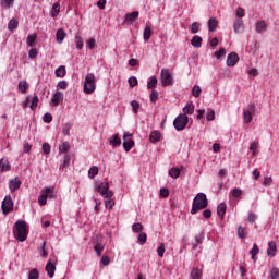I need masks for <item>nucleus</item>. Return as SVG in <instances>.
<instances>
[{"label":"nucleus","mask_w":279,"mask_h":279,"mask_svg":"<svg viewBox=\"0 0 279 279\" xmlns=\"http://www.w3.org/2000/svg\"><path fill=\"white\" fill-rule=\"evenodd\" d=\"M13 234L20 243L27 241V223L23 220H17L13 228Z\"/></svg>","instance_id":"nucleus-1"},{"label":"nucleus","mask_w":279,"mask_h":279,"mask_svg":"<svg viewBox=\"0 0 279 279\" xmlns=\"http://www.w3.org/2000/svg\"><path fill=\"white\" fill-rule=\"evenodd\" d=\"M204 208H208V198L206 194L198 193L193 201L191 215H197V213L204 210Z\"/></svg>","instance_id":"nucleus-2"},{"label":"nucleus","mask_w":279,"mask_h":279,"mask_svg":"<svg viewBox=\"0 0 279 279\" xmlns=\"http://www.w3.org/2000/svg\"><path fill=\"white\" fill-rule=\"evenodd\" d=\"M97 90V77L93 73H88L85 76L84 93L86 95H93V92Z\"/></svg>","instance_id":"nucleus-3"},{"label":"nucleus","mask_w":279,"mask_h":279,"mask_svg":"<svg viewBox=\"0 0 279 279\" xmlns=\"http://www.w3.org/2000/svg\"><path fill=\"white\" fill-rule=\"evenodd\" d=\"M189 125V116L180 113L173 121V126L178 132H182Z\"/></svg>","instance_id":"nucleus-4"},{"label":"nucleus","mask_w":279,"mask_h":279,"mask_svg":"<svg viewBox=\"0 0 279 279\" xmlns=\"http://www.w3.org/2000/svg\"><path fill=\"white\" fill-rule=\"evenodd\" d=\"M47 197H53V190L51 187H44L38 197V203L40 206H45L47 204Z\"/></svg>","instance_id":"nucleus-5"},{"label":"nucleus","mask_w":279,"mask_h":279,"mask_svg":"<svg viewBox=\"0 0 279 279\" xmlns=\"http://www.w3.org/2000/svg\"><path fill=\"white\" fill-rule=\"evenodd\" d=\"M14 208V201H12V196L7 195L4 199L2 201V211L3 215H8L12 213Z\"/></svg>","instance_id":"nucleus-6"},{"label":"nucleus","mask_w":279,"mask_h":279,"mask_svg":"<svg viewBox=\"0 0 279 279\" xmlns=\"http://www.w3.org/2000/svg\"><path fill=\"white\" fill-rule=\"evenodd\" d=\"M161 84L162 86H171V84H173V76L169 69L161 70Z\"/></svg>","instance_id":"nucleus-7"},{"label":"nucleus","mask_w":279,"mask_h":279,"mask_svg":"<svg viewBox=\"0 0 279 279\" xmlns=\"http://www.w3.org/2000/svg\"><path fill=\"white\" fill-rule=\"evenodd\" d=\"M98 193H100L101 197H112L113 193L109 190L108 182H102L98 185Z\"/></svg>","instance_id":"nucleus-8"},{"label":"nucleus","mask_w":279,"mask_h":279,"mask_svg":"<svg viewBox=\"0 0 279 279\" xmlns=\"http://www.w3.org/2000/svg\"><path fill=\"white\" fill-rule=\"evenodd\" d=\"M21 179L19 177H15L14 179L9 181V191L11 193H15V191H19L21 189Z\"/></svg>","instance_id":"nucleus-9"},{"label":"nucleus","mask_w":279,"mask_h":279,"mask_svg":"<svg viewBox=\"0 0 279 279\" xmlns=\"http://www.w3.org/2000/svg\"><path fill=\"white\" fill-rule=\"evenodd\" d=\"M239 64V54L236 52H231L227 57V66H236Z\"/></svg>","instance_id":"nucleus-10"},{"label":"nucleus","mask_w":279,"mask_h":279,"mask_svg":"<svg viewBox=\"0 0 279 279\" xmlns=\"http://www.w3.org/2000/svg\"><path fill=\"white\" fill-rule=\"evenodd\" d=\"M136 19H138V11H133L125 15L124 23H126V25H133L136 22Z\"/></svg>","instance_id":"nucleus-11"},{"label":"nucleus","mask_w":279,"mask_h":279,"mask_svg":"<svg viewBox=\"0 0 279 279\" xmlns=\"http://www.w3.org/2000/svg\"><path fill=\"white\" fill-rule=\"evenodd\" d=\"M233 29L235 34H242L245 29V23L243 22V19H236L233 24Z\"/></svg>","instance_id":"nucleus-12"},{"label":"nucleus","mask_w":279,"mask_h":279,"mask_svg":"<svg viewBox=\"0 0 279 279\" xmlns=\"http://www.w3.org/2000/svg\"><path fill=\"white\" fill-rule=\"evenodd\" d=\"M60 101H64V94L62 92H57L51 98L52 106H59Z\"/></svg>","instance_id":"nucleus-13"},{"label":"nucleus","mask_w":279,"mask_h":279,"mask_svg":"<svg viewBox=\"0 0 279 279\" xmlns=\"http://www.w3.org/2000/svg\"><path fill=\"white\" fill-rule=\"evenodd\" d=\"M267 254L268 256H271V257L278 254V245L276 244L275 241H271L268 243Z\"/></svg>","instance_id":"nucleus-14"},{"label":"nucleus","mask_w":279,"mask_h":279,"mask_svg":"<svg viewBox=\"0 0 279 279\" xmlns=\"http://www.w3.org/2000/svg\"><path fill=\"white\" fill-rule=\"evenodd\" d=\"M151 34H154L151 31V23L147 22L143 33L144 40H149V38H151Z\"/></svg>","instance_id":"nucleus-15"},{"label":"nucleus","mask_w":279,"mask_h":279,"mask_svg":"<svg viewBox=\"0 0 279 279\" xmlns=\"http://www.w3.org/2000/svg\"><path fill=\"white\" fill-rule=\"evenodd\" d=\"M46 271L49 276V278H53L54 274H56V264H53V262L48 260L47 265H46Z\"/></svg>","instance_id":"nucleus-16"},{"label":"nucleus","mask_w":279,"mask_h":279,"mask_svg":"<svg viewBox=\"0 0 279 279\" xmlns=\"http://www.w3.org/2000/svg\"><path fill=\"white\" fill-rule=\"evenodd\" d=\"M12 167L10 166V161L5 158L0 159V173H3L4 171H10Z\"/></svg>","instance_id":"nucleus-17"},{"label":"nucleus","mask_w":279,"mask_h":279,"mask_svg":"<svg viewBox=\"0 0 279 279\" xmlns=\"http://www.w3.org/2000/svg\"><path fill=\"white\" fill-rule=\"evenodd\" d=\"M109 145H111V147H120L121 145V138L119 137V133L112 135L109 138Z\"/></svg>","instance_id":"nucleus-18"},{"label":"nucleus","mask_w":279,"mask_h":279,"mask_svg":"<svg viewBox=\"0 0 279 279\" xmlns=\"http://www.w3.org/2000/svg\"><path fill=\"white\" fill-rule=\"evenodd\" d=\"M56 38L57 43H59V45H62V43H64V38H66V32H64V29L62 28H59L57 31Z\"/></svg>","instance_id":"nucleus-19"},{"label":"nucleus","mask_w":279,"mask_h":279,"mask_svg":"<svg viewBox=\"0 0 279 279\" xmlns=\"http://www.w3.org/2000/svg\"><path fill=\"white\" fill-rule=\"evenodd\" d=\"M160 138H162L160 131H153L149 135L150 143H158L160 142Z\"/></svg>","instance_id":"nucleus-20"},{"label":"nucleus","mask_w":279,"mask_h":279,"mask_svg":"<svg viewBox=\"0 0 279 279\" xmlns=\"http://www.w3.org/2000/svg\"><path fill=\"white\" fill-rule=\"evenodd\" d=\"M217 27H219V21H217L216 17L209 19L208 21L209 32H217Z\"/></svg>","instance_id":"nucleus-21"},{"label":"nucleus","mask_w":279,"mask_h":279,"mask_svg":"<svg viewBox=\"0 0 279 279\" xmlns=\"http://www.w3.org/2000/svg\"><path fill=\"white\" fill-rule=\"evenodd\" d=\"M195 112V105L193 102H187V105L183 108V113L181 114H193Z\"/></svg>","instance_id":"nucleus-22"},{"label":"nucleus","mask_w":279,"mask_h":279,"mask_svg":"<svg viewBox=\"0 0 279 279\" xmlns=\"http://www.w3.org/2000/svg\"><path fill=\"white\" fill-rule=\"evenodd\" d=\"M267 29V24L265 23V21H259L255 24V31L257 32V34H263V32H265Z\"/></svg>","instance_id":"nucleus-23"},{"label":"nucleus","mask_w":279,"mask_h":279,"mask_svg":"<svg viewBox=\"0 0 279 279\" xmlns=\"http://www.w3.org/2000/svg\"><path fill=\"white\" fill-rule=\"evenodd\" d=\"M192 47H195L196 49H199L202 47V37L198 35H195L191 40Z\"/></svg>","instance_id":"nucleus-24"},{"label":"nucleus","mask_w":279,"mask_h":279,"mask_svg":"<svg viewBox=\"0 0 279 279\" xmlns=\"http://www.w3.org/2000/svg\"><path fill=\"white\" fill-rule=\"evenodd\" d=\"M181 171L182 170L180 168H171L169 170V175L170 178H173V180H178L180 178Z\"/></svg>","instance_id":"nucleus-25"},{"label":"nucleus","mask_w":279,"mask_h":279,"mask_svg":"<svg viewBox=\"0 0 279 279\" xmlns=\"http://www.w3.org/2000/svg\"><path fill=\"white\" fill-rule=\"evenodd\" d=\"M56 77H64L66 75V68L64 65L59 66L54 71Z\"/></svg>","instance_id":"nucleus-26"},{"label":"nucleus","mask_w":279,"mask_h":279,"mask_svg":"<svg viewBox=\"0 0 279 279\" xmlns=\"http://www.w3.org/2000/svg\"><path fill=\"white\" fill-rule=\"evenodd\" d=\"M37 38H38V35L36 34L28 35L26 37V45L28 47H34V43H36Z\"/></svg>","instance_id":"nucleus-27"},{"label":"nucleus","mask_w":279,"mask_h":279,"mask_svg":"<svg viewBox=\"0 0 279 279\" xmlns=\"http://www.w3.org/2000/svg\"><path fill=\"white\" fill-rule=\"evenodd\" d=\"M27 88H29V84H27V81H20L19 82V90L25 95L27 93Z\"/></svg>","instance_id":"nucleus-28"},{"label":"nucleus","mask_w":279,"mask_h":279,"mask_svg":"<svg viewBox=\"0 0 279 279\" xmlns=\"http://www.w3.org/2000/svg\"><path fill=\"white\" fill-rule=\"evenodd\" d=\"M105 208L112 210L114 208V199L112 197H105Z\"/></svg>","instance_id":"nucleus-29"},{"label":"nucleus","mask_w":279,"mask_h":279,"mask_svg":"<svg viewBox=\"0 0 279 279\" xmlns=\"http://www.w3.org/2000/svg\"><path fill=\"white\" fill-rule=\"evenodd\" d=\"M250 151H252L253 156H258V141L251 142Z\"/></svg>","instance_id":"nucleus-30"},{"label":"nucleus","mask_w":279,"mask_h":279,"mask_svg":"<svg viewBox=\"0 0 279 279\" xmlns=\"http://www.w3.org/2000/svg\"><path fill=\"white\" fill-rule=\"evenodd\" d=\"M226 210H227V206L225 205V203H220L217 207V215L219 217H223L226 215Z\"/></svg>","instance_id":"nucleus-31"},{"label":"nucleus","mask_w":279,"mask_h":279,"mask_svg":"<svg viewBox=\"0 0 279 279\" xmlns=\"http://www.w3.org/2000/svg\"><path fill=\"white\" fill-rule=\"evenodd\" d=\"M69 149H71V144H69V142H63V143L59 146V151H60V154H66V151H69Z\"/></svg>","instance_id":"nucleus-32"},{"label":"nucleus","mask_w":279,"mask_h":279,"mask_svg":"<svg viewBox=\"0 0 279 279\" xmlns=\"http://www.w3.org/2000/svg\"><path fill=\"white\" fill-rule=\"evenodd\" d=\"M124 150L128 153L132 147H134V140L130 138L123 142Z\"/></svg>","instance_id":"nucleus-33"},{"label":"nucleus","mask_w":279,"mask_h":279,"mask_svg":"<svg viewBox=\"0 0 279 279\" xmlns=\"http://www.w3.org/2000/svg\"><path fill=\"white\" fill-rule=\"evenodd\" d=\"M14 1L15 0H1V5L5 10H10V8H14Z\"/></svg>","instance_id":"nucleus-34"},{"label":"nucleus","mask_w":279,"mask_h":279,"mask_svg":"<svg viewBox=\"0 0 279 279\" xmlns=\"http://www.w3.org/2000/svg\"><path fill=\"white\" fill-rule=\"evenodd\" d=\"M191 278L192 279H202V270L199 268H194L191 271Z\"/></svg>","instance_id":"nucleus-35"},{"label":"nucleus","mask_w":279,"mask_h":279,"mask_svg":"<svg viewBox=\"0 0 279 279\" xmlns=\"http://www.w3.org/2000/svg\"><path fill=\"white\" fill-rule=\"evenodd\" d=\"M199 27H202V24H199L198 22H193L190 27L191 34H197L199 32Z\"/></svg>","instance_id":"nucleus-36"},{"label":"nucleus","mask_w":279,"mask_h":279,"mask_svg":"<svg viewBox=\"0 0 279 279\" xmlns=\"http://www.w3.org/2000/svg\"><path fill=\"white\" fill-rule=\"evenodd\" d=\"M97 173H99V168L97 166H93L88 170V178H90V180H93V178H95V175H97Z\"/></svg>","instance_id":"nucleus-37"},{"label":"nucleus","mask_w":279,"mask_h":279,"mask_svg":"<svg viewBox=\"0 0 279 279\" xmlns=\"http://www.w3.org/2000/svg\"><path fill=\"white\" fill-rule=\"evenodd\" d=\"M58 14H60V4L59 3H54L52 5V9H51V16H52V19H56V16H58Z\"/></svg>","instance_id":"nucleus-38"},{"label":"nucleus","mask_w":279,"mask_h":279,"mask_svg":"<svg viewBox=\"0 0 279 279\" xmlns=\"http://www.w3.org/2000/svg\"><path fill=\"white\" fill-rule=\"evenodd\" d=\"M137 241L140 245H145V243H147V233L141 232L137 236Z\"/></svg>","instance_id":"nucleus-39"},{"label":"nucleus","mask_w":279,"mask_h":279,"mask_svg":"<svg viewBox=\"0 0 279 279\" xmlns=\"http://www.w3.org/2000/svg\"><path fill=\"white\" fill-rule=\"evenodd\" d=\"M16 27H19V21H16L15 19L10 20L8 25L9 31L14 32Z\"/></svg>","instance_id":"nucleus-40"},{"label":"nucleus","mask_w":279,"mask_h":279,"mask_svg":"<svg viewBox=\"0 0 279 279\" xmlns=\"http://www.w3.org/2000/svg\"><path fill=\"white\" fill-rule=\"evenodd\" d=\"M260 252L258 248V244H254L253 248L250 251V254L252 256V260H256V255Z\"/></svg>","instance_id":"nucleus-41"},{"label":"nucleus","mask_w":279,"mask_h":279,"mask_svg":"<svg viewBox=\"0 0 279 279\" xmlns=\"http://www.w3.org/2000/svg\"><path fill=\"white\" fill-rule=\"evenodd\" d=\"M46 245L47 242H43L41 246L38 248V252L43 258H47V256L49 255V253H47V250H45Z\"/></svg>","instance_id":"nucleus-42"},{"label":"nucleus","mask_w":279,"mask_h":279,"mask_svg":"<svg viewBox=\"0 0 279 279\" xmlns=\"http://www.w3.org/2000/svg\"><path fill=\"white\" fill-rule=\"evenodd\" d=\"M75 40H76V48L78 50L83 49L84 48V38L80 35H76Z\"/></svg>","instance_id":"nucleus-43"},{"label":"nucleus","mask_w":279,"mask_h":279,"mask_svg":"<svg viewBox=\"0 0 279 279\" xmlns=\"http://www.w3.org/2000/svg\"><path fill=\"white\" fill-rule=\"evenodd\" d=\"M104 250H105V246H104V244H101V243H97V244L94 246V251L96 252V255H97V256H101Z\"/></svg>","instance_id":"nucleus-44"},{"label":"nucleus","mask_w":279,"mask_h":279,"mask_svg":"<svg viewBox=\"0 0 279 279\" xmlns=\"http://www.w3.org/2000/svg\"><path fill=\"white\" fill-rule=\"evenodd\" d=\"M238 236L239 239H245V236H247V229H245L244 227H239Z\"/></svg>","instance_id":"nucleus-45"},{"label":"nucleus","mask_w":279,"mask_h":279,"mask_svg":"<svg viewBox=\"0 0 279 279\" xmlns=\"http://www.w3.org/2000/svg\"><path fill=\"white\" fill-rule=\"evenodd\" d=\"M244 117H243V121L244 123H252V111H244L243 112Z\"/></svg>","instance_id":"nucleus-46"},{"label":"nucleus","mask_w":279,"mask_h":279,"mask_svg":"<svg viewBox=\"0 0 279 279\" xmlns=\"http://www.w3.org/2000/svg\"><path fill=\"white\" fill-rule=\"evenodd\" d=\"M132 231L135 233L143 232V225L140 222H135L132 225Z\"/></svg>","instance_id":"nucleus-47"},{"label":"nucleus","mask_w":279,"mask_h":279,"mask_svg":"<svg viewBox=\"0 0 279 279\" xmlns=\"http://www.w3.org/2000/svg\"><path fill=\"white\" fill-rule=\"evenodd\" d=\"M71 123H65L63 124V128H62V132L64 134V136H71Z\"/></svg>","instance_id":"nucleus-48"},{"label":"nucleus","mask_w":279,"mask_h":279,"mask_svg":"<svg viewBox=\"0 0 279 279\" xmlns=\"http://www.w3.org/2000/svg\"><path fill=\"white\" fill-rule=\"evenodd\" d=\"M69 165H71V156L66 155L59 169H65Z\"/></svg>","instance_id":"nucleus-49"},{"label":"nucleus","mask_w":279,"mask_h":279,"mask_svg":"<svg viewBox=\"0 0 279 279\" xmlns=\"http://www.w3.org/2000/svg\"><path fill=\"white\" fill-rule=\"evenodd\" d=\"M158 86V80L156 77H151L147 83V88H156Z\"/></svg>","instance_id":"nucleus-50"},{"label":"nucleus","mask_w":279,"mask_h":279,"mask_svg":"<svg viewBox=\"0 0 279 279\" xmlns=\"http://www.w3.org/2000/svg\"><path fill=\"white\" fill-rule=\"evenodd\" d=\"M192 95H193V97H199V95H202V87L195 85L192 88Z\"/></svg>","instance_id":"nucleus-51"},{"label":"nucleus","mask_w":279,"mask_h":279,"mask_svg":"<svg viewBox=\"0 0 279 279\" xmlns=\"http://www.w3.org/2000/svg\"><path fill=\"white\" fill-rule=\"evenodd\" d=\"M57 88H60V90H66V88H69V83L66 81H60L57 84Z\"/></svg>","instance_id":"nucleus-52"},{"label":"nucleus","mask_w":279,"mask_h":279,"mask_svg":"<svg viewBox=\"0 0 279 279\" xmlns=\"http://www.w3.org/2000/svg\"><path fill=\"white\" fill-rule=\"evenodd\" d=\"M131 106L133 108V112L138 114V108H141V104L136 100L131 101Z\"/></svg>","instance_id":"nucleus-53"},{"label":"nucleus","mask_w":279,"mask_h":279,"mask_svg":"<svg viewBox=\"0 0 279 279\" xmlns=\"http://www.w3.org/2000/svg\"><path fill=\"white\" fill-rule=\"evenodd\" d=\"M159 94L157 90H153L150 93V101L151 104H156L158 101Z\"/></svg>","instance_id":"nucleus-54"},{"label":"nucleus","mask_w":279,"mask_h":279,"mask_svg":"<svg viewBox=\"0 0 279 279\" xmlns=\"http://www.w3.org/2000/svg\"><path fill=\"white\" fill-rule=\"evenodd\" d=\"M235 15L238 19H243V16H245V9L239 7L235 11Z\"/></svg>","instance_id":"nucleus-55"},{"label":"nucleus","mask_w":279,"mask_h":279,"mask_svg":"<svg viewBox=\"0 0 279 279\" xmlns=\"http://www.w3.org/2000/svg\"><path fill=\"white\" fill-rule=\"evenodd\" d=\"M101 265H104V267H108V265H110V257L108 255H104L100 259Z\"/></svg>","instance_id":"nucleus-56"},{"label":"nucleus","mask_w":279,"mask_h":279,"mask_svg":"<svg viewBox=\"0 0 279 279\" xmlns=\"http://www.w3.org/2000/svg\"><path fill=\"white\" fill-rule=\"evenodd\" d=\"M39 274H38V270L37 269H33L29 271V275H28V279H38L39 278Z\"/></svg>","instance_id":"nucleus-57"},{"label":"nucleus","mask_w":279,"mask_h":279,"mask_svg":"<svg viewBox=\"0 0 279 279\" xmlns=\"http://www.w3.org/2000/svg\"><path fill=\"white\" fill-rule=\"evenodd\" d=\"M157 254L160 258L165 256V243H161L159 247L157 248Z\"/></svg>","instance_id":"nucleus-58"},{"label":"nucleus","mask_w":279,"mask_h":279,"mask_svg":"<svg viewBox=\"0 0 279 279\" xmlns=\"http://www.w3.org/2000/svg\"><path fill=\"white\" fill-rule=\"evenodd\" d=\"M232 195H233V197L239 198L243 195V191L239 187H235L232 191Z\"/></svg>","instance_id":"nucleus-59"},{"label":"nucleus","mask_w":279,"mask_h":279,"mask_svg":"<svg viewBox=\"0 0 279 279\" xmlns=\"http://www.w3.org/2000/svg\"><path fill=\"white\" fill-rule=\"evenodd\" d=\"M43 121L44 123H51L53 121V117L51 116V113H45L43 117Z\"/></svg>","instance_id":"nucleus-60"},{"label":"nucleus","mask_w":279,"mask_h":279,"mask_svg":"<svg viewBox=\"0 0 279 279\" xmlns=\"http://www.w3.org/2000/svg\"><path fill=\"white\" fill-rule=\"evenodd\" d=\"M138 84V80L136 78V76H131L129 78V85L131 86V88H134V86H137Z\"/></svg>","instance_id":"nucleus-61"},{"label":"nucleus","mask_w":279,"mask_h":279,"mask_svg":"<svg viewBox=\"0 0 279 279\" xmlns=\"http://www.w3.org/2000/svg\"><path fill=\"white\" fill-rule=\"evenodd\" d=\"M270 278L271 279H279V269L278 268H272L270 270Z\"/></svg>","instance_id":"nucleus-62"},{"label":"nucleus","mask_w":279,"mask_h":279,"mask_svg":"<svg viewBox=\"0 0 279 279\" xmlns=\"http://www.w3.org/2000/svg\"><path fill=\"white\" fill-rule=\"evenodd\" d=\"M38 96H34L33 99H32V104L29 106L31 110H34L37 106H38Z\"/></svg>","instance_id":"nucleus-63"},{"label":"nucleus","mask_w":279,"mask_h":279,"mask_svg":"<svg viewBox=\"0 0 279 279\" xmlns=\"http://www.w3.org/2000/svg\"><path fill=\"white\" fill-rule=\"evenodd\" d=\"M202 234L195 236V243L193 244V248L197 247V245H202Z\"/></svg>","instance_id":"nucleus-64"}]
</instances>
